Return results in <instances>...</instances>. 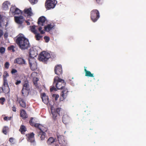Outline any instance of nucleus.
I'll return each mask as SVG.
<instances>
[{
  "label": "nucleus",
  "instance_id": "nucleus-1",
  "mask_svg": "<svg viewBox=\"0 0 146 146\" xmlns=\"http://www.w3.org/2000/svg\"><path fill=\"white\" fill-rule=\"evenodd\" d=\"M65 85L66 82L64 80L57 76H55L52 85L50 88V91L51 92L53 91H56L58 89H62Z\"/></svg>",
  "mask_w": 146,
  "mask_h": 146
},
{
  "label": "nucleus",
  "instance_id": "nucleus-2",
  "mask_svg": "<svg viewBox=\"0 0 146 146\" xmlns=\"http://www.w3.org/2000/svg\"><path fill=\"white\" fill-rule=\"evenodd\" d=\"M16 43L19 47L23 50L27 49L30 46L28 39L23 35H21L18 36Z\"/></svg>",
  "mask_w": 146,
  "mask_h": 146
},
{
  "label": "nucleus",
  "instance_id": "nucleus-3",
  "mask_svg": "<svg viewBox=\"0 0 146 146\" xmlns=\"http://www.w3.org/2000/svg\"><path fill=\"white\" fill-rule=\"evenodd\" d=\"M47 130V129L46 127L40 124L37 123L38 135L41 140L42 141L44 139L46 135L45 132Z\"/></svg>",
  "mask_w": 146,
  "mask_h": 146
},
{
  "label": "nucleus",
  "instance_id": "nucleus-4",
  "mask_svg": "<svg viewBox=\"0 0 146 146\" xmlns=\"http://www.w3.org/2000/svg\"><path fill=\"white\" fill-rule=\"evenodd\" d=\"M50 57V55L49 53L43 51L40 52L39 54L38 59L40 61L46 63Z\"/></svg>",
  "mask_w": 146,
  "mask_h": 146
},
{
  "label": "nucleus",
  "instance_id": "nucleus-5",
  "mask_svg": "<svg viewBox=\"0 0 146 146\" xmlns=\"http://www.w3.org/2000/svg\"><path fill=\"white\" fill-rule=\"evenodd\" d=\"M61 110L60 108H55L53 107H51V108L52 117L53 119L56 120L58 116H60V113Z\"/></svg>",
  "mask_w": 146,
  "mask_h": 146
},
{
  "label": "nucleus",
  "instance_id": "nucleus-6",
  "mask_svg": "<svg viewBox=\"0 0 146 146\" xmlns=\"http://www.w3.org/2000/svg\"><path fill=\"white\" fill-rule=\"evenodd\" d=\"M100 17L99 11L97 9H94L91 12V19L94 22L97 21Z\"/></svg>",
  "mask_w": 146,
  "mask_h": 146
},
{
  "label": "nucleus",
  "instance_id": "nucleus-7",
  "mask_svg": "<svg viewBox=\"0 0 146 146\" xmlns=\"http://www.w3.org/2000/svg\"><path fill=\"white\" fill-rule=\"evenodd\" d=\"M57 3L56 0H46L45 3V7L46 9H50L54 8Z\"/></svg>",
  "mask_w": 146,
  "mask_h": 146
},
{
  "label": "nucleus",
  "instance_id": "nucleus-8",
  "mask_svg": "<svg viewBox=\"0 0 146 146\" xmlns=\"http://www.w3.org/2000/svg\"><path fill=\"white\" fill-rule=\"evenodd\" d=\"M10 14H12V15H15L19 14L21 13V11L17 8L15 6L12 5L10 9Z\"/></svg>",
  "mask_w": 146,
  "mask_h": 146
},
{
  "label": "nucleus",
  "instance_id": "nucleus-9",
  "mask_svg": "<svg viewBox=\"0 0 146 146\" xmlns=\"http://www.w3.org/2000/svg\"><path fill=\"white\" fill-rule=\"evenodd\" d=\"M34 134L33 133L27 134L26 136L27 137V141L31 143L32 145H36V142L34 139Z\"/></svg>",
  "mask_w": 146,
  "mask_h": 146
},
{
  "label": "nucleus",
  "instance_id": "nucleus-10",
  "mask_svg": "<svg viewBox=\"0 0 146 146\" xmlns=\"http://www.w3.org/2000/svg\"><path fill=\"white\" fill-rule=\"evenodd\" d=\"M54 71L55 74L58 76L62 74V70L61 65H57L54 68Z\"/></svg>",
  "mask_w": 146,
  "mask_h": 146
},
{
  "label": "nucleus",
  "instance_id": "nucleus-11",
  "mask_svg": "<svg viewBox=\"0 0 146 146\" xmlns=\"http://www.w3.org/2000/svg\"><path fill=\"white\" fill-rule=\"evenodd\" d=\"M68 91L67 88H64L62 92L60 95V101H62L66 99L68 95Z\"/></svg>",
  "mask_w": 146,
  "mask_h": 146
},
{
  "label": "nucleus",
  "instance_id": "nucleus-12",
  "mask_svg": "<svg viewBox=\"0 0 146 146\" xmlns=\"http://www.w3.org/2000/svg\"><path fill=\"white\" fill-rule=\"evenodd\" d=\"M5 82H3V85L2 87L3 91L5 93H8L10 91V89L8 85L7 81L5 79Z\"/></svg>",
  "mask_w": 146,
  "mask_h": 146
},
{
  "label": "nucleus",
  "instance_id": "nucleus-13",
  "mask_svg": "<svg viewBox=\"0 0 146 146\" xmlns=\"http://www.w3.org/2000/svg\"><path fill=\"white\" fill-rule=\"evenodd\" d=\"M71 120V119L70 117L67 114H64L62 117V121L65 124H66L69 123Z\"/></svg>",
  "mask_w": 146,
  "mask_h": 146
},
{
  "label": "nucleus",
  "instance_id": "nucleus-14",
  "mask_svg": "<svg viewBox=\"0 0 146 146\" xmlns=\"http://www.w3.org/2000/svg\"><path fill=\"white\" fill-rule=\"evenodd\" d=\"M40 97L42 102L45 104H47L49 102V98L45 93H42L40 94Z\"/></svg>",
  "mask_w": 146,
  "mask_h": 146
},
{
  "label": "nucleus",
  "instance_id": "nucleus-15",
  "mask_svg": "<svg viewBox=\"0 0 146 146\" xmlns=\"http://www.w3.org/2000/svg\"><path fill=\"white\" fill-rule=\"evenodd\" d=\"M7 22V20L6 17L3 16L0 13V28L4 26L5 23Z\"/></svg>",
  "mask_w": 146,
  "mask_h": 146
},
{
  "label": "nucleus",
  "instance_id": "nucleus-16",
  "mask_svg": "<svg viewBox=\"0 0 146 146\" xmlns=\"http://www.w3.org/2000/svg\"><path fill=\"white\" fill-rule=\"evenodd\" d=\"M46 21V18L43 16H42L38 18L37 23L39 26H43Z\"/></svg>",
  "mask_w": 146,
  "mask_h": 146
},
{
  "label": "nucleus",
  "instance_id": "nucleus-17",
  "mask_svg": "<svg viewBox=\"0 0 146 146\" xmlns=\"http://www.w3.org/2000/svg\"><path fill=\"white\" fill-rule=\"evenodd\" d=\"M54 25L53 24H48L45 26L44 27V31L46 32H49L50 31L54 29Z\"/></svg>",
  "mask_w": 146,
  "mask_h": 146
},
{
  "label": "nucleus",
  "instance_id": "nucleus-18",
  "mask_svg": "<svg viewBox=\"0 0 146 146\" xmlns=\"http://www.w3.org/2000/svg\"><path fill=\"white\" fill-rule=\"evenodd\" d=\"M31 79H32L34 85L36 86V73L33 72L31 75Z\"/></svg>",
  "mask_w": 146,
  "mask_h": 146
},
{
  "label": "nucleus",
  "instance_id": "nucleus-19",
  "mask_svg": "<svg viewBox=\"0 0 146 146\" xmlns=\"http://www.w3.org/2000/svg\"><path fill=\"white\" fill-rule=\"evenodd\" d=\"M14 18L16 22L19 24L22 23L23 21L24 20V19L22 16L15 17Z\"/></svg>",
  "mask_w": 146,
  "mask_h": 146
},
{
  "label": "nucleus",
  "instance_id": "nucleus-20",
  "mask_svg": "<svg viewBox=\"0 0 146 146\" xmlns=\"http://www.w3.org/2000/svg\"><path fill=\"white\" fill-rule=\"evenodd\" d=\"M24 15L25 16H27L28 17L32 15L33 13L31 11V8L29 9H25L24 10Z\"/></svg>",
  "mask_w": 146,
  "mask_h": 146
},
{
  "label": "nucleus",
  "instance_id": "nucleus-21",
  "mask_svg": "<svg viewBox=\"0 0 146 146\" xmlns=\"http://www.w3.org/2000/svg\"><path fill=\"white\" fill-rule=\"evenodd\" d=\"M36 52V50L35 47L31 48L29 52V55L30 57H35L36 55L35 54Z\"/></svg>",
  "mask_w": 146,
  "mask_h": 146
},
{
  "label": "nucleus",
  "instance_id": "nucleus-22",
  "mask_svg": "<svg viewBox=\"0 0 146 146\" xmlns=\"http://www.w3.org/2000/svg\"><path fill=\"white\" fill-rule=\"evenodd\" d=\"M15 63L19 64H25L26 62L25 60L21 58H18L15 59L14 61Z\"/></svg>",
  "mask_w": 146,
  "mask_h": 146
},
{
  "label": "nucleus",
  "instance_id": "nucleus-23",
  "mask_svg": "<svg viewBox=\"0 0 146 146\" xmlns=\"http://www.w3.org/2000/svg\"><path fill=\"white\" fill-rule=\"evenodd\" d=\"M36 118H35L31 117V118L29 121V123L31 126L36 127Z\"/></svg>",
  "mask_w": 146,
  "mask_h": 146
},
{
  "label": "nucleus",
  "instance_id": "nucleus-24",
  "mask_svg": "<svg viewBox=\"0 0 146 146\" xmlns=\"http://www.w3.org/2000/svg\"><path fill=\"white\" fill-rule=\"evenodd\" d=\"M17 101L20 104V105L23 108H25L26 106V104L24 101L21 99H18Z\"/></svg>",
  "mask_w": 146,
  "mask_h": 146
},
{
  "label": "nucleus",
  "instance_id": "nucleus-25",
  "mask_svg": "<svg viewBox=\"0 0 146 146\" xmlns=\"http://www.w3.org/2000/svg\"><path fill=\"white\" fill-rule=\"evenodd\" d=\"M10 5V3L8 1H5L3 3V7L4 9L7 10L9 6Z\"/></svg>",
  "mask_w": 146,
  "mask_h": 146
},
{
  "label": "nucleus",
  "instance_id": "nucleus-26",
  "mask_svg": "<svg viewBox=\"0 0 146 146\" xmlns=\"http://www.w3.org/2000/svg\"><path fill=\"white\" fill-rule=\"evenodd\" d=\"M20 115L21 116L23 119H25L28 117L27 115L25 110H22L21 111Z\"/></svg>",
  "mask_w": 146,
  "mask_h": 146
},
{
  "label": "nucleus",
  "instance_id": "nucleus-27",
  "mask_svg": "<svg viewBox=\"0 0 146 146\" xmlns=\"http://www.w3.org/2000/svg\"><path fill=\"white\" fill-rule=\"evenodd\" d=\"M84 71L85 72V76L88 77H94L93 74H92L90 71L87 70L86 69H84Z\"/></svg>",
  "mask_w": 146,
  "mask_h": 146
},
{
  "label": "nucleus",
  "instance_id": "nucleus-28",
  "mask_svg": "<svg viewBox=\"0 0 146 146\" xmlns=\"http://www.w3.org/2000/svg\"><path fill=\"white\" fill-rule=\"evenodd\" d=\"M31 31L35 34V37L36 38V26H33L31 27Z\"/></svg>",
  "mask_w": 146,
  "mask_h": 146
},
{
  "label": "nucleus",
  "instance_id": "nucleus-29",
  "mask_svg": "<svg viewBox=\"0 0 146 146\" xmlns=\"http://www.w3.org/2000/svg\"><path fill=\"white\" fill-rule=\"evenodd\" d=\"M33 57H30V58L29 60V62L30 65L31 66H32V65L35 64L36 62V60Z\"/></svg>",
  "mask_w": 146,
  "mask_h": 146
},
{
  "label": "nucleus",
  "instance_id": "nucleus-30",
  "mask_svg": "<svg viewBox=\"0 0 146 146\" xmlns=\"http://www.w3.org/2000/svg\"><path fill=\"white\" fill-rule=\"evenodd\" d=\"M55 139L52 137H50L47 141V143L48 145H50L55 142Z\"/></svg>",
  "mask_w": 146,
  "mask_h": 146
},
{
  "label": "nucleus",
  "instance_id": "nucleus-31",
  "mask_svg": "<svg viewBox=\"0 0 146 146\" xmlns=\"http://www.w3.org/2000/svg\"><path fill=\"white\" fill-rule=\"evenodd\" d=\"M19 131H21L22 133H23L24 132L26 131V128L23 125H21L20 127Z\"/></svg>",
  "mask_w": 146,
  "mask_h": 146
},
{
  "label": "nucleus",
  "instance_id": "nucleus-32",
  "mask_svg": "<svg viewBox=\"0 0 146 146\" xmlns=\"http://www.w3.org/2000/svg\"><path fill=\"white\" fill-rule=\"evenodd\" d=\"M9 76V74L8 73L7 71H5L3 74V77H4V82H5V79H6L7 81L6 78L7 77Z\"/></svg>",
  "mask_w": 146,
  "mask_h": 146
},
{
  "label": "nucleus",
  "instance_id": "nucleus-33",
  "mask_svg": "<svg viewBox=\"0 0 146 146\" xmlns=\"http://www.w3.org/2000/svg\"><path fill=\"white\" fill-rule=\"evenodd\" d=\"M29 90L22 89V93L24 96H25L28 95L29 93Z\"/></svg>",
  "mask_w": 146,
  "mask_h": 146
},
{
  "label": "nucleus",
  "instance_id": "nucleus-34",
  "mask_svg": "<svg viewBox=\"0 0 146 146\" xmlns=\"http://www.w3.org/2000/svg\"><path fill=\"white\" fill-rule=\"evenodd\" d=\"M8 127H5L3 129V133L5 134H6L8 130Z\"/></svg>",
  "mask_w": 146,
  "mask_h": 146
},
{
  "label": "nucleus",
  "instance_id": "nucleus-35",
  "mask_svg": "<svg viewBox=\"0 0 146 146\" xmlns=\"http://www.w3.org/2000/svg\"><path fill=\"white\" fill-rule=\"evenodd\" d=\"M52 97L56 101L58 100V98L59 97V95L58 94H54L52 95Z\"/></svg>",
  "mask_w": 146,
  "mask_h": 146
},
{
  "label": "nucleus",
  "instance_id": "nucleus-36",
  "mask_svg": "<svg viewBox=\"0 0 146 146\" xmlns=\"http://www.w3.org/2000/svg\"><path fill=\"white\" fill-rule=\"evenodd\" d=\"M42 36L37 33V40H42Z\"/></svg>",
  "mask_w": 146,
  "mask_h": 146
},
{
  "label": "nucleus",
  "instance_id": "nucleus-37",
  "mask_svg": "<svg viewBox=\"0 0 146 146\" xmlns=\"http://www.w3.org/2000/svg\"><path fill=\"white\" fill-rule=\"evenodd\" d=\"M44 39L46 42H48L50 40V38L48 36H45L44 37Z\"/></svg>",
  "mask_w": 146,
  "mask_h": 146
},
{
  "label": "nucleus",
  "instance_id": "nucleus-38",
  "mask_svg": "<svg viewBox=\"0 0 146 146\" xmlns=\"http://www.w3.org/2000/svg\"><path fill=\"white\" fill-rule=\"evenodd\" d=\"M5 49L3 47H1L0 49V52L1 54H3L5 52Z\"/></svg>",
  "mask_w": 146,
  "mask_h": 146
},
{
  "label": "nucleus",
  "instance_id": "nucleus-39",
  "mask_svg": "<svg viewBox=\"0 0 146 146\" xmlns=\"http://www.w3.org/2000/svg\"><path fill=\"white\" fill-rule=\"evenodd\" d=\"M9 63L8 62H6L5 64V67L7 69H8L9 66Z\"/></svg>",
  "mask_w": 146,
  "mask_h": 146
},
{
  "label": "nucleus",
  "instance_id": "nucleus-40",
  "mask_svg": "<svg viewBox=\"0 0 146 146\" xmlns=\"http://www.w3.org/2000/svg\"><path fill=\"white\" fill-rule=\"evenodd\" d=\"M30 3L32 5H34L36 3V0H29Z\"/></svg>",
  "mask_w": 146,
  "mask_h": 146
},
{
  "label": "nucleus",
  "instance_id": "nucleus-41",
  "mask_svg": "<svg viewBox=\"0 0 146 146\" xmlns=\"http://www.w3.org/2000/svg\"><path fill=\"white\" fill-rule=\"evenodd\" d=\"M23 87H29V84L27 82H25V83L24 85H23Z\"/></svg>",
  "mask_w": 146,
  "mask_h": 146
},
{
  "label": "nucleus",
  "instance_id": "nucleus-42",
  "mask_svg": "<svg viewBox=\"0 0 146 146\" xmlns=\"http://www.w3.org/2000/svg\"><path fill=\"white\" fill-rule=\"evenodd\" d=\"M97 3L98 4H102L103 2V0H96Z\"/></svg>",
  "mask_w": 146,
  "mask_h": 146
},
{
  "label": "nucleus",
  "instance_id": "nucleus-43",
  "mask_svg": "<svg viewBox=\"0 0 146 146\" xmlns=\"http://www.w3.org/2000/svg\"><path fill=\"white\" fill-rule=\"evenodd\" d=\"M0 100H1V102L2 104H3V102L5 101V99L3 98H0Z\"/></svg>",
  "mask_w": 146,
  "mask_h": 146
},
{
  "label": "nucleus",
  "instance_id": "nucleus-44",
  "mask_svg": "<svg viewBox=\"0 0 146 146\" xmlns=\"http://www.w3.org/2000/svg\"><path fill=\"white\" fill-rule=\"evenodd\" d=\"M17 72V70L15 69H13L11 71V73L12 74L16 73Z\"/></svg>",
  "mask_w": 146,
  "mask_h": 146
},
{
  "label": "nucleus",
  "instance_id": "nucleus-45",
  "mask_svg": "<svg viewBox=\"0 0 146 146\" xmlns=\"http://www.w3.org/2000/svg\"><path fill=\"white\" fill-rule=\"evenodd\" d=\"M11 118V117H4V119L5 120H7L8 119H9Z\"/></svg>",
  "mask_w": 146,
  "mask_h": 146
},
{
  "label": "nucleus",
  "instance_id": "nucleus-46",
  "mask_svg": "<svg viewBox=\"0 0 146 146\" xmlns=\"http://www.w3.org/2000/svg\"><path fill=\"white\" fill-rule=\"evenodd\" d=\"M21 82V81L19 80L17 81L15 83V84L16 85H17L20 84Z\"/></svg>",
  "mask_w": 146,
  "mask_h": 146
},
{
  "label": "nucleus",
  "instance_id": "nucleus-47",
  "mask_svg": "<svg viewBox=\"0 0 146 146\" xmlns=\"http://www.w3.org/2000/svg\"><path fill=\"white\" fill-rule=\"evenodd\" d=\"M23 89H25V90H29V87H23Z\"/></svg>",
  "mask_w": 146,
  "mask_h": 146
},
{
  "label": "nucleus",
  "instance_id": "nucleus-48",
  "mask_svg": "<svg viewBox=\"0 0 146 146\" xmlns=\"http://www.w3.org/2000/svg\"><path fill=\"white\" fill-rule=\"evenodd\" d=\"M13 138H10L9 141L10 142L13 143Z\"/></svg>",
  "mask_w": 146,
  "mask_h": 146
},
{
  "label": "nucleus",
  "instance_id": "nucleus-49",
  "mask_svg": "<svg viewBox=\"0 0 146 146\" xmlns=\"http://www.w3.org/2000/svg\"><path fill=\"white\" fill-rule=\"evenodd\" d=\"M12 110L14 111L15 112L16 111V108L14 106H13L12 107Z\"/></svg>",
  "mask_w": 146,
  "mask_h": 146
},
{
  "label": "nucleus",
  "instance_id": "nucleus-50",
  "mask_svg": "<svg viewBox=\"0 0 146 146\" xmlns=\"http://www.w3.org/2000/svg\"><path fill=\"white\" fill-rule=\"evenodd\" d=\"M29 20H29L28 19V21H25L27 23V25H30V23L28 21Z\"/></svg>",
  "mask_w": 146,
  "mask_h": 146
},
{
  "label": "nucleus",
  "instance_id": "nucleus-51",
  "mask_svg": "<svg viewBox=\"0 0 146 146\" xmlns=\"http://www.w3.org/2000/svg\"><path fill=\"white\" fill-rule=\"evenodd\" d=\"M44 31L43 30H42L41 31H40V33L41 34H44L45 33V32H44Z\"/></svg>",
  "mask_w": 146,
  "mask_h": 146
},
{
  "label": "nucleus",
  "instance_id": "nucleus-52",
  "mask_svg": "<svg viewBox=\"0 0 146 146\" xmlns=\"http://www.w3.org/2000/svg\"><path fill=\"white\" fill-rule=\"evenodd\" d=\"M42 28L41 27H40L38 28V30L40 31L42 30Z\"/></svg>",
  "mask_w": 146,
  "mask_h": 146
},
{
  "label": "nucleus",
  "instance_id": "nucleus-53",
  "mask_svg": "<svg viewBox=\"0 0 146 146\" xmlns=\"http://www.w3.org/2000/svg\"><path fill=\"white\" fill-rule=\"evenodd\" d=\"M13 48V46H11L10 47V50H12Z\"/></svg>",
  "mask_w": 146,
  "mask_h": 146
},
{
  "label": "nucleus",
  "instance_id": "nucleus-54",
  "mask_svg": "<svg viewBox=\"0 0 146 146\" xmlns=\"http://www.w3.org/2000/svg\"><path fill=\"white\" fill-rule=\"evenodd\" d=\"M55 146H59V145H57V144H56L55 145Z\"/></svg>",
  "mask_w": 146,
  "mask_h": 146
},
{
  "label": "nucleus",
  "instance_id": "nucleus-55",
  "mask_svg": "<svg viewBox=\"0 0 146 146\" xmlns=\"http://www.w3.org/2000/svg\"><path fill=\"white\" fill-rule=\"evenodd\" d=\"M12 50V51H13V52H14V51H14V50H13V49Z\"/></svg>",
  "mask_w": 146,
  "mask_h": 146
},
{
  "label": "nucleus",
  "instance_id": "nucleus-56",
  "mask_svg": "<svg viewBox=\"0 0 146 146\" xmlns=\"http://www.w3.org/2000/svg\"><path fill=\"white\" fill-rule=\"evenodd\" d=\"M38 79L37 78V81H38Z\"/></svg>",
  "mask_w": 146,
  "mask_h": 146
},
{
  "label": "nucleus",
  "instance_id": "nucleus-57",
  "mask_svg": "<svg viewBox=\"0 0 146 146\" xmlns=\"http://www.w3.org/2000/svg\"><path fill=\"white\" fill-rule=\"evenodd\" d=\"M37 89H38V87L37 86Z\"/></svg>",
  "mask_w": 146,
  "mask_h": 146
}]
</instances>
